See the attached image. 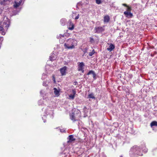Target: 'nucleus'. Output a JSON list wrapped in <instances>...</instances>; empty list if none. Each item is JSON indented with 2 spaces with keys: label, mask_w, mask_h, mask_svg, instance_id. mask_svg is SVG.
<instances>
[{
  "label": "nucleus",
  "mask_w": 157,
  "mask_h": 157,
  "mask_svg": "<svg viewBox=\"0 0 157 157\" xmlns=\"http://www.w3.org/2000/svg\"><path fill=\"white\" fill-rule=\"evenodd\" d=\"M84 65L83 63L81 62L79 64L78 66V70L79 71H82V72H83V67Z\"/></svg>",
  "instance_id": "7ed1b4c3"
},
{
  "label": "nucleus",
  "mask_w": 157,
  "mask_h": 157,
  "mask_svg": "<svg viewBox=\"0 0 157 157\" xmlns=\"http://www.w3.org/2000/svg\"><path fill=\"white\" fill-rule=\"evenodd\" d=\"M122 5L123 6H126L127 7V10L126 11H130L131 10V7H129L126 4H123Z\"/></svg>",
  "instance_id": "ddd939ff"
},
{
  "label": "nucleus",
  "mask_w": 157,
  "mask_h": 157,
  "mask_svg": "<svg viewBox=\"0 0 157 157\" xmlns=\"http://www.w3.org/2000/svg\"><path fill=\"white\" fill-rule=\"evenodd\" d=\"M79 17V14H78V16H77L75 17V19H76V20L77 19H78Z\"/></svg>",
  "instance_id": "4be33fe9"
},
{
  "label": "nucleus",
  "mask_w": 157,
  "mask_h": 157,
  "mask_svg": "<svg viewBox=\"0 0 157 157\" xmlns=\"http://www.w3.org/2000/svg\"><path fill=\"white\" fill-rule=\"evenodd\" d=\"M96 2L97 4H99L101 2V0H96Z\"/></svg>",
  "instance_id": "aec40b11"
},
{
  "label": "nucleus",
  "mask_w": 157,
  "mask_h": 157,
  "mask_svg": "<svg viewBox=\"0 0 157 157\" xmlns=\"http://www.w3.org/2000/svg\"><path fill=\"white\" fill-rule=\"evenodd\" d=\"M68 141H67V143H71L75 140V139L74 138V136L72 135L69 136L67 138Z\"/></svg>",
  "instance_id": "20e7f679"
},
{
  "label": "nucleus",
  "mask_w": 157,
  "mask_h": 157,
  "mask_svg": "<svg viewBox=\"0 0 157 157\" xmlns=\"http://www.w3.org/2000/svg\"><path fill=\"white\" fill-rule=\"evenodd\" d=\"M96 31L95 32L97 33H100L103 31V28L102 27H98L96 28L95 29Z\"/></svg>",
  "instance_id": "0eeeda50"
},
{
  "label": "nucleus",
  "mask_w": 157,
  "mask_h": 157,
  "mask_svg": "<svg viewBox=\"0 0 157 157\" xmlns=\"http://www.w3.org/2000/svg\"><path fill=\"white\" fill-rule=\"evenodd\" d=\"M124 14L126 15L127 17L130 16L132 17V14L130 11H125L124 12Z\"/></svg>",
  "instance_id": "1a4fd4ad"
},
{
  "label": "nucleus",
  "mask_w": 157,
  "mask_h": 157,
  "mask_svg": "<svg viewBox=\"0 0 157 157\" xmlns=\"http://www.w3.org/2000/svg\"><path fill=\"white\" fill-rule=\"evenodd\" d=\"M67 67L66 66L63 67L62 68H61L60 69V71L61 74L62 75H64L66 74V71L67 69Z\"/></svg>",
  "instance_id": "423d86ee"
},
{
  "label": "nucleus",
  "mask_w": 157,
  "mask_h": 157,
  "mask_svg": "<svg viewBox=\"0 0 157 157\" xmlns=\"http://www.w3.org/2000/svg\"><path fill=\"white\" fill-rule=\"evenodd\" d=\"M77 42L76 40L70 39L68 40L67 43L64 44V46L66 48L69 49L74 48L76 46Z\"/></svg>",
  "instance_id": "f257e3e1"
},
{
  "label": "nucleus",
  "mask_w": 157,
  "mask_h": 157,
  "mask_svg": "<svg viewBox=\"0 0 157 157\" xmlns=\"http://www.w3.org/2000/svg\"><path fill=\"white\" fill-rule=\"evenodd\" d=\"M114 48L115 47L114 45L112 44H110L109 47L107 48V50L109 52H111Z\"/></svg>",
  "instance_id": "6e6552de"
},
{
  "label": "nucleus",
  "mask_w": 157,
  "mask_h": 157,
  "mask_svg": "<svg viewBox=\"0 0 157 157\" xmlns=\"http://www.w3.org/2000/svg\"><path fill=\"white\" fill-rule=\"evenodd\" d=\"M93 39L92 38H90V41H93Z\"/></svg>",
  "instance_id": "a878e982"
},
{
  "label": "nucleus",
  "mask_w": 157,
  "mask_h": 157,
  "mask_svg": "<svg viewBox=\"0 0 157 157\" xmlns=\"http://www.w3.org/2000/svg\"><path fill=\"white\" fill-rule=\"evenodd\" d=\"M150 125L151 127L153 126H157V122L156 121H152L150 124Z\"/></svg>",
  "instance_id": "4468645a"
},
{
  "label": "nucleus",
  "mask_w": 157,
  "mask_h": 157,
  "mask_svg": "<svg viewBox=\"0 0 157 157\" xmlns=\"http://www.w3.org/2000/svg\"><path fill=\"white\" fill-rule=\"evenodd\" d=\"M65 21V20L64 19H62L61 20L60 22H61L62 23L61 24L62 25H64Z\"/></svg>",
  "instance_id": "f3484780"
},
{
  "label": "nucleus",
  "mask_w": 157,
  "mask_h": 157,
  "mask_svg": "<svg viewBox=\"0 0 157 157\" xmlns=\"http://www.w3.org/2000/svg\"><path fill=\"white\" fill-rule=\"evenodd\" d=\"M75 97V96H74V95H73L72 94H71L69 95V98L71 99H73Z\"/></svg>",
  "instance_id": "6ab92c4d"
},
{
  "label": "nucleus",
  "mask_w": 157,
  "mask_h": 157,
  "mask_svg": "<svg viewBox=\"0 0 157 157\" xmlns=\"http://www.w3.org/2000/svg\"><path fill=\"white\" fill-rule=\"evenodd\" d=\"M147 150L146 149H145V152H147Z\"/></svg>",
  "instance_id": "393cba45"
},
{
  "label": "nucleus",
  "mask_w": 157,
  "mask_h": 157,
  "mask_svg": "<svg viewBox=\"0 0 157 157\" xmlns=\"http://www.w3.org/2000/svg\"><path fill=\"white\" fill-rule=\"evenodd\" d=\"M88 97L89 98H91L92 99H95V98L94 97V94H89Z\"/></svg>",
  "instance_id": "dca6fc26"
},
{
  "label": "nucleus",
  "mask_w": 157,
  "mask_h": 157,
  "mask_svg": "<svg viewBox=\"0 0 157 157\" xmlns=\"http://www.w3.org/2000/svg\"><path fill=\"white\" fill-rule=\"evenodd\" d=\"M43 85L44 86H46V83H45V82H44L43 83Z\"/></svg>",
  "instance_id": "b1692460"
},
{
  "label": "nucleus",
  "mask_w": 157,
  "mask_h": 157,
  "mask_svg": "<svg viewBox=\"0 0 157 157\" xmlns=\"http://www.w3.org/2000/svg\"><path fill=\"white\" fill-rule=\"evenodd\" d=\"M21 2V0H16L13 6L15 7H17L19 6Z\"/></svg>",
  "instance_id": "39448f33"
},
{
  "label": "nucleus",
  "mask_w": 157,
  "mask_h": 157,
  "mask_svg": "<svg viewBox=\"0 0 157 157\" xmlns=\"http://www.w3.org/2000/svg\"><path fill=\"white\" fill-rule=\"evenodd\" d=\"M70 25H71V27H70L69 26L68 27V29L70 30H72L74 29V25L73 23H72L71 22H70Z\"/></svg>",
  "instance_id": "2eb2a0df"
},
{
  "label": "nucleus",
  "mask_w": 157,
  "mask_h": 157,
  "mask_svg": "<svg viewBox=\"0 0 157 157\" xmlns=\"http://www.w3.org/2000/svg\"><path fill=\"white\" fill-rule=\"evenodd\" d=\"M94 51L93 50L91 52H89V55L90 56H91L94 54Z\"/></svg>",
  "instance_id": "a211bd4d"
},
{
  "label": "nucleus",
  "mask_w": 157,
  "mask_h": 157,
  "mask_svg": "<svg viewBox=\"0 0 157 157\" xmlns=\"http://www.w3.org/2000/svg\"><path fill=\"white\" fill-rule=\"evenodd\" d=\"M72 94L75 96V95L76 94V91L75 90H73L72 91Z\"/></svg>",
  "instance_id": "412c9836"
},
{
  "label": "nucleus",
  "mask_w": 157,
  "mask_h": 157,
  "mask_svg": "<svg viewBox=\"0 0 157 157\" xmlns=\"http://www.w3.org/2000/svg\"><path fill=\"white\" fill-rule=\"evenodd\" d=\"M109 20V17L108 16H106L104 17V22H108Z\"/></svg>",
  "instance_id": "f8f14e48"
},
{
  "label": "nucleus",
  "mask_w": 157,
  "mask_h": 157,
  "mask_svg": "<svg viewBox=\"0 0 157 157\" xmlns=\"http://www.w3.org/2000/svg\"><path fill=\"white\" fill-rule=\"evenodd\" d=\"M92 74V76L94 78H95L96 76V74H95L94 72L92 71H90L87 74V75H89Z\"/></svg>",
  "instance_id": "9d476101"
},
{
  "label": "nucleus",
  "mask_w": 157,
  "mask_h": 157,
  "mask_svg": "<svg viewBox=\"0 0 157 157\" xmlns=\"http://www.w3.org/2000/svg\"><path fill=\"white\" fill-rule=\"evenodd\" d=\"M78 115H76V114L74 113H72L70 114V117L71 119L73 121H75L78 120L80 116V115L78 112Z\"/></svg>",
  "instance_id": "f03ea898"
},
{
  "label": "nucleus",
  "mask_w": 157,
  "mask_h": 157,
  "mask_svg": "<svg viewBox=\"0 0 157 157\" xmlns=\"http://www.w3.org/2000/svg\"><path fill=\"white\" fill-rule=\"evenodd\" d=\"M120 157H122V156H120Z\"/></svg>",
  "instance_id": "bb28decb"
},
{
  "label": "nucleus",
  "mask_w": 157,
  "mask_h": 157,
  "mask_svg": "<svg viewBox=\"0 0 157 157\" xmlns=\"http://www.w3.org/2000/svg\"><path fill=\"white\" fill-rule=\"evenodd\" d=\"M3 29V28L2 26H0V31L2 30Z\"/></svg>",
  "instance_id": "5701e85b"
},
{
  "label": "nucleus",
  "mask_w": 157,
  "mask_h": 157,
  "mask_svg": "<svg viewBox=\"0 0 157 157\" xmlns=\"http://www.w3.org/2000/svg\"><path fill=\"white\" fill-rule=\"evenodd\" d=\"M54 90V93L56 95L58 96L59 95V91L57 90L56 88L53 89Z\"/></svg>",
  "instance_id": "9b49d317"
}]
</instances>
